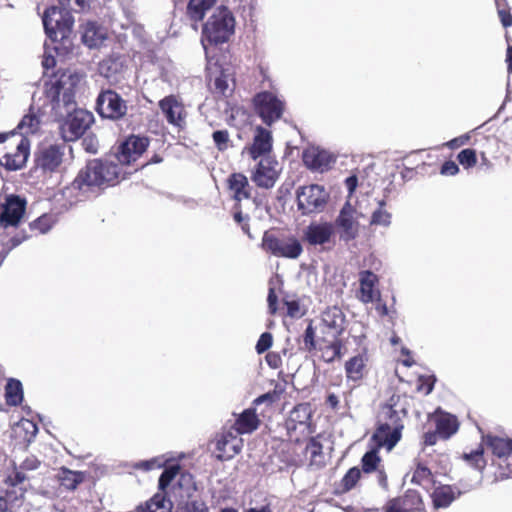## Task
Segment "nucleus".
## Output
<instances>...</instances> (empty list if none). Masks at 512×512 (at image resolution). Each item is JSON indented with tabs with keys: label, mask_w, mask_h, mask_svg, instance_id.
Listing matches in <instances>:
<instances>
[{
	"label": "nucleus",
	"mask_w": 512,
	"mask_h": 512,
	"mask_svg": "<svg viewBox=\"0 0 512 512\" xmlns=\"http://www.w3.org/2000/svg\"><path fill=\"white\" fill-rule=\"evenodd\" d=\"M14 145L15 151L5 152L0 159V164L10 171L21 169L29 156L30 143L26 137H21Z\"/></svg>",
	"instance_id": "19"
},
{
	"label": "nucleus",
	"mask_w": 512,
	"mask_h": 512,
	"mask_svg": "<svg viewBox=\"0 0 512 512\" xmlns=\"http://www.w3.org/2000/svg\"><path fill=\"white\" fill-rule=\"evenodd\" d=\"M321 321L324 326V333L334 339H338L345 330V315L342 310L336 306L325 310L322 314Z\"/></svg>",
	"instance_id": "22"
},
{
	"label": "nucleus",
	"mask_w": 512,
	"mask_h": 512,
	"mask_svg": "<svg viewBox=\"0 0 512 512\" xmlns=\"http://www.w3.org/2000/svg\"><path fill=\"white\" fill-rule=\"evenodd\" d=\"M172 507V502L161 491L156 493L145 505L139 506L137 512H171Z\"/></svg>",
	"instance_id": "31"
},
{
	"label": "nucleus",
	"mask_w": 512,
	"mask_h": 512,
	"mask_svg": "<svg viewBox=\"0 0 512 512\" xmlns=\"http://www.w3.org/2000/svg\"><path fill=\"white\" fill-rule=\"evenodd\" d=\"M252 103L256 114L266 126H272L280 120L286 107L284 99L267 90L256 93Z\"/></svg>",
	"instance_id": "7"
},
{
	"label": "nucleus",
	"mask_w": 512,
	"mask_h": 512,
	"mask_svg": "<svg viewBox=\"0 0 512 512\" xmlns=\"http://www.w3.org/2000/svg\"><path fill=\"white\" fill-rule=\"evenodd\" d=\"M268 309L270 314H275L277 311L278 297L274 288H270L267 296Z\"/></svg>",
	"instance_id": "61"
},
{
	"label": "nucleus",
	"mask_w": 512,
	"mask_h": 512,
	"mask_svg": "<svg viewBox=\"0 0 512 512\" xmlns=\"http://www.w3.org/2000/svg\"><path fill=\"white\" fill-rule=\"evenodd\" d=\"M395 406V396H392L389 402L381 407L378 425L372 436L378 447H386L388 450L394 448L400 441L404 428L401 413L405 415V410H397Z\"/></svg>",
	"instance_id": "5"
},
{
	"label": "nucleus",
	"mask_w": 512,
	"mask_h": 512,
	"mask_svg": "<svg viewBox=\"0 0 512 512\" xmlns=\"http://www.w3.org/2000/svg\"><path fill=\"white\" fill-rule=\"evenodd\" d=\"M440 172L442 175L454 176L459 172V167L454 161L448 160L442 164Z\"/></svg>",
	"instance_id": "57"
},
{
	"label": "nucleus",
	"mask_w": 512,
	"mask_h": 512,
	"mask_svg": "<svg viewBox=\"0 0 512 512\" xmlns=\"http://www.w3.org/2000/svg\"><path fill=\"white\" fill-rule=\"evenodd\" d=\"M40 466V461L34 456L30 455L19 465L20 469L24 471H34Z\"/></svg>",
	"instance_id": "56"
},
{
	"label": "nucleus",
	"mask_w": 512,
	"mask_h": 512,
	"mask_svg": "<svg viewBox=\"0 0 512 512\" xmlns=\"http://www.w3.org/2000/svg\"><path fill=\"white\" fill-rule=\"evenodd\" d=\"M272 149V135L269 130L262 126L256 128V134L251 147L248 148L253 160L269 153Z\"/></svg>",
	"instance_id": "25"
},
{
	"label": "nucleus",
	"mask_w": 512,
	"mask_h": 512,
	"mask_svg": "<svg viewBox=\"0 0 512 512\" xmlns=\"http://www.w3.org/2000/svg\"><path fill=\"white\" fill-rule=\"evenodd\" d=\"M391 500L410 512H426L422 498L417 491L408 490L403 497Z\"/></svg>",
	"instance_id": "34"
},
{
	"label": "nucleus",
	"mask_w": 512,
	"mask_h": 512,
	"mask_svg": "<svg viewBox=\"0 0 512 512\" xmlns=\"http://www.w3.org/2000/svg\"><path fill=\"white\" fill-rule=\"evenodd\" d=\"M96 111L101 118L119 121L127 115L128 104L115 90L105 89L96 98Z\"/></svg>",
	"instance_id": "8"
},
{
	"label": "nucleus",
	"mask_w": 512,
	"mask_h": 512,
	"mask_svg": "<svg viewBox=\"0 0 512 512\" xmlns=\"http://www.w3.org/2000/svg\"><path fill=\"white\" fill-rule=\"evenodd\" d=\"M361 477V471L358 467L350 468L341 480V487L344 492L350 491L355 487Z\"/></svg>",
	"instance_id": "44"
},
{
	"label": "nucleus",
	"mask_w": 512,
	"mask_h": 512,
	"mask_svg": "<svg viewBox=\"0 0 512 512\" xmlns=\"http://www.w3.org/2000/svg\"><path fill=\"white\" fill-rule=\"evenodd\" d=\"M28 479L24 470L14 464L13 472L8 476L7 483L10 486L17 487L23 484Z\"/></svg>",
	"instance_id": "47"
},
{
	"label": "nucleus",
	"mask_w": 512,
	"mask_h": 512,
	"mask_svg": "<svg viewBox=\"0 0 512 512\" xmlns=\"http://www.w3.org/2000/svg\"><path fill=\"white\" fill-rule=\"evenodd\" d=\"M148 145L147 137L130 135L119 145L116 158L121 164L129 165L146 151Z\"/></svg>",
	"instance_id": "14"
},
{
	"label": "nucleus",
	"mask_w": 512,
	"mask_h": 512,
	"mask_svg": "<svg viewBox=\"0 0 512 512\" xmlns=\"http://www.w3.org/2000/svg\"><path fill=\"white\" fill-rule=\"evenodd\" d=\"M469 140H470V135L464 134L459 137L451 139L450 141H448L446 143V145L451 149H455V148H458L460 146L467 144Z\"/></svg>",
	"instance_id": "60"
},
{
	"label": "nucleus",
	"mask_w": 512,
	"mask_h": 512,
	"mask_svg": "<svg viewBox=\"0 0 512 512\" xmlns=\"http://www.w3.org/2000/svg\"><path fill=\"white\" fill-rule=\"evenodd\" d=\"M457 160L464 168L474 167L477 163L476 151L471 148L463 149L458 153Z\"/></svg>",
	"instance_id": "46"
},
{
	"label": "nucleus",
	"mask_w": 512,
	"mask_h": 512,
	"mask_svg": "<svg viewBox=\"0 0 512 512\" xmlns=\"http://www.w3.org/2000/svg\"><path fill=\"white\" fill-rule=\"evenodd\" d=\"M259 423L255 410L248 408L238 416L234 426L238 434H247L255 431Z\"/></svg>",
	"instance_id": "30"
},
{
	"label": "nucleus",
	"mask_w": 512,
	"mask_h": 512,
	"mask_svg": "<svg viewBox=\"0 0 512 512\" xmlns=\"http://www.w3.org/2000/svg\"><path fill=\"white\" fill-rule=\"evenodd\" d=\"M82 75L76 71H58L46 83V97L52 114L60 122V133L64 141L72 142L81 138L94 121L91 112L78 108L75 101L76 88Z\"/></svg>",
	"instance_id": "1"
},
{
	"label": "nucleus",
	"mask_w": 512,
	"mask_h": 512,
	"mask_svg": "<svg viewBox=\"0 0 512 512\" xmlns=\"http://www.w3.org/2000/svg\"><path fill=\"white\" fill-rule=\"evenodd\" d=\"M266 362L270 368L277 369L282 364L281 356L276 352H269L267 353Z\"/></svg>",
	"instance_id": "59"
},
{
	"label": "nucleus",
	"mask_w": 512,
	"mask_h": 512,
	"mask_svg": "<svg viewBox=\"0 0 512 512\" xmlns=\"http://www.w3.org/2000/svg\"><path fill=\"white\" fill-rule=\"evenodd\" d=\"M166 462H167V460H165L163 458V456H157V457H153L151 459L135 462L132 464V467L136 470H142V471L148 472V471H151L154 469L162 468Z\"/></svg>",
	"instance_id": "41"
},
{
	"label": "nucleus",
	"mask_w": 512,
	"mask_h": 512,
	"mask_svg": "<svg viewBox=\"0 0 512 512\" xmlns=\"http://www.w3.org/2000/svg\"><path fill=\"white\" fill-rule=\"evenodd\" d=\"M179 465H171L166 467L158 479L159 490L165 492L166 488L171 484L172 480L179 472Z\"/></svg>",
	"instance_id": "43"
},
{
	"label": "nucleus",
	"mask_w": 512,
	"mask_h": 512,
	"mask_svg": "<svg viewBox=\"0 0 512 512\" xmlns=\"http://www.w3.org/2000/svg\"><path fill=\"white\" fill-rule=\"evenodd\" d=\"M438 437H440V436L437 433V430L428 431V432L424 433V436H423L424 444L428 445V446L435 445L438 440Z\"/></svg>",
	"instance_id": "63"
},
{
	"label": "nucleus",
	"mask_w": 512,
	"mask_h": 512,
	"mask_svg": "<svg viewBox=\"0 0 512 512\" xmlns=\"http://www.w3.org/2000/svg\"><path fill=\"white\" fill-rule=\"evenodd\" d=\"M216 449L220 452L218 458L227 460L234 457L241 450V440L231 432L223 433L217 440Z\"/></svg>",
	"instance_id": "26"
},
{
	"label": "nucleus",
	"mask_w": 512,
	"mask_h": 512,
	"mask_svg": "<svg viewBox=\"0 0 512 512\" xmlns=\"http://www.w3.org/2000/svg\"><path fill=\"white\" fill-rule=\"evenodd\" d=\"M228 187L234 193V199L241 201L242 199L251 198V187L247 177L242 173H232L228 177Z\"/></svg>",
	"instance_id": "29"
},
{
	"label": "nucleus",
	"mask_w": 512,
	"mask_h": 512,
	"mask_svg": "<svg viewBox=\"0 0 512 512\" xmlns=\"http://www.w3.org/2000/svg\"><path fill=\"white\" fill-rule=\"evenodd\" d=\"M303 162L308 169L323 173L332 167L336 157L328 150L312 146L304 150Z\"/></svg>",
	"instance_id": "16"
},
{
	"label": "nucleus",
	"mask_w": 512,
	"mask_h": 512,
	"mask_svg": "<svg viewBox=\"0 0 512 512\" xmlns=\"http://www.w3.org/2000/svg\"><path fill=\"white\" fill-rule=\"evenodd\" d=\"M485 444L491 449L492 453L499 458L507 457L512 453V439L502 438L493 435H486Z\"/></svg>",
	"instance_id": "32"
},
{
	"label": "nucleus",
	"mask_w": 512,
	"mask_h": 512,
	"mask_svg": "<svg viewBox=\"0 0 512 512\" xmlns=\"http://www.w3.org/2000/svg\"><path fill=\"white\" fill-rule=\"evenodd\" d=\"M287 308V315L291 318H300L303 313L300 311V305L297 300H286L284 302Z\"/></svg>",
	"instance_id": "54"
},
{
	"label": "nucleus",
	"mask_w": 512,
	"mask_h": 512,
	"mask_svg": "<svg viewBox=\"0 0 512 512\" xmlns=\"http://www.w3.org/2000/svg\"><path fill=\"white\" fill-rule=\"evenodd\" d=\"M366 357L358 354L345 363V372L348 380L357 382L363 378Z\"/></svg>",
	"instance_id": "35"
},
{
	"label": "nucleus",
	"mask_w": 512,
	"mask_h": 512,
	"mask_svg": "<svg viewBox=\"0 0 512 512\" xmlns=\"http://www.w3.org/2000/svg\"><path fill=\"white\" fill-rule=\"evenodd\" d=\"M83 149L91 154H96L99 149V141L95 135H86L82 139Z\"/></svg>",
	"instance_id": "52"
},
{
	"label": "nucleus",
	"mask_w": 512,
	"mask_h": 512,
	"mask_svg": "<svg viewBox=\"0 0 512 512\" xmlns=\"http://www.w3.org/2000/svg\"><path fill=\"white\" fill-rule=\"evenodd\" d=\"M217 0H189L187 5V16L191 21L199 22L205 17V14L216 3Z\"/></svg>",
	"instance_id": "33"
},
{
	"label": "nucleus",
	"mask_w": 512,
	"mask_h": 512,
	"mask_svg": "<svg viewBox=\"0 0 512 512\" xmlns=\"http://www.w3.org/2000/svg\"><path fill=\"white\" fill-rule=\"evenodd\" d=\"M213 141L218 150L223 151L227 148L229 133L227 130H216L212 134Z\"/></svg>",
	"instance_id": "51"
},
{
	"label": "nucleus",
	"mask_w": 512,
	"mask_h": 512,
	"mask_svg": "<svg viewBox=\"0 0 512 512\" xmlns=\"http://www.w3.org/2000/svg\"><path fill=\"white\" fill-rule=\"evenodd\" d=\"M64 155V144L42 146L34 154L35 167L43 173H53L62 164Z\"/></svg>",
	"instance_id": "11"
},
{
	"label": "nucleus",
	"mask_w": 512,
	"mask_h": 512,
	"mask_svg": "<svg viewBox=\"0 0 512 512\" xmlns=\"http://www.w3.org/2000/svg\"><path fill=\"white\" fill-rule=\"evenodd\" d=\"M23 386L21 381L10 378L5 385V399L9 406H18L23 401Z\"/></svg>",
	"instance_id": "36"
},
{
	"label": "nucleus",
	"mask_w": 512,
	"mask_h": 512,
	"mask_svg": "<svg viewBox=\"0 0 512 512\" xmlns=\"http://www.w3.org/2000/svg\"><path fill=\"white\" fill-rule=\"evenodd\" d=\"M207 64L210 76L212 77L215 75L214 86L216 92L223 96H226L227 92H232L234 86V78L231 68L222 67L219 65L218 60L214 62V59L211 61V64H209L207 61Z\"/></svg>",
	"instance_id": "21"
},
{
	"label": "nucleus",
	"mask_w": 512,
	"mask_h": 512,
	"mask_svg": "<svg viewBox=\"0 0 512 512\" xmlns=\"http://www.w3.org/2000/svg\"><path fill=\"white\" fill-rule=\"evenodd\" d=\"M345 186L347 188L349 196H351L355 192V190H356V188L358 186V178H357V176L356 175H350L349 177H347L345 179Z\"/></svg>",
	"instance_id": "62"
},
{
	"label": "nucleus",
	"mask_w": 512,
	"mask_h": 512,
	"mask_svg": "<svg viewBox=\"0 0 512 512\" xmlns=\"http://www.w3.org/2000/svg\"><path fill=\"white\" fill-rule=\"evenodd\" d=\"M498 8V15L501 20V23L504 27H509L512 25V15L509 11L504 8H501L499 0H495Z\"/></svg>",
	"instance_id": "58"
},
{
	"label": "nucleus",
	"mask_w": 512,
	"mask_h": 512,
	"mask_svg": "<svg viewBox=\"0 0 512 512\" xmlns=\"http://www.w3.org/2000/svg\"><path fill=\"white\" fill-rule=\"evenodd\" d=\"M342 342L339 339H334L329 345L325 346L322 350V358L325 362L331 363L335 359L341 357Z\"/></svg>",
	"instance_id": "42"
},
{
	"label": "nucleus",
	"mask_w": 512,
	"mask_h": 512,
	"mask_svg": "<svg viewBox=\"0 0 512 512\" xmlns=\"http://www.w3.org/2000/svg\"><path fill=\"white\" fill-rule=\"evenodd\" d=\"M378 277L370 270H363L359 273V295L358 299L365 303H373L380 297V293L375 289Z\"/></svg>",
	"instance_id": "24"
},
{
	"label": "nucleus",
	"mask_w": 512,
	"mask_h": 512,
	"mask_svg": "<svg viewBox=\"0 0 512 512\" xmlns=\"http://www.w3.org/2000/svg\"><path fill=\"white\" fill-rule=\"evenodd\" d=\"M62 7H48L42 17L45 33L57 53H68L73 47L74 18L65 8L71 0H58Z\"/></svg>",
	"instance_id": "2"
},
{
	"label": "nucleus",
	"mask_w": 512,
	"mask_h": 512,
	"mask_svg": "<svg viewBox=\"0 0 512 512\" xmlns=\"http://www.w3.org/2000/svg\"><path fill=\"white\" fill-rule=\"evenodd\" d=\"M272 161L267 159H262L257 164L252 176L251 180L260 188L270 189L272 188L277 179L278 174L275 168L272 166Z\"/></svg>",
	"instance_id": "23"
},
{
	"label": "nucleus",
	"mask_w": 512,
	"mask_h": 512,
	"mask_svg": "<svg viewBox=\"0 0 512 512\" xmlns=\"http://www.w3.org/2000/svg\"><path fill=\"white\" fill-rule=\"evenodd\" d=\"M273 344V336L270 332H264L260 335L255 350L258 354H263L268 351Z\"/></svg>",
	"instance_id": "49"
},
{
	"label": "nucleus",
	"mask_w": 512,
	"mask_h": 512,
	"mask_svg": "<svg viewBox=\"0 0 512 512\" xmlns=\"http://www.w3.org/2000/svg\"><path fill=\"white\" fill-rule=\"evenodd\" d=\"M40 126V119L34 114L25 115L17 126V129L21 131V137L23 134H34L38 131Z\"/></svg>",
	"instance_id": "40"
},
{
	"label": "nucleus",
	"mask_w": 512,
	"mask_h": 512,
	"mask_svg": "<svg viewBox=\"0 0 512 512\" xmlns=\"http://www.w3.org/2000/svg\"><path fill=\"white\" fill-rule=\"evenodd\" d=\"M303 342L307 350L311 351L315 348V330L312 324H309L303 334Z\"/></svg>",
	"instance_id": "53"
},
{
	"label": "nucleus",
	"mask_w": 512,
	"mask_h": 512,
	"mask_svg": "<svg viewBox=\"0 0 512 512\" xmlns=\"http://www.w3.org/2000/svg\"><path fill=\"white\" fill-rule=\"evenodd\" d=\"M472 489H474L473 485H465L463 486V490H461L457 485H440L436 487L431 494L433 506L436 509L447 508L462 493L468 492Z\"/></svg>",
	"instance_id": "20"
},
{
	"label": "nucleus",
	"mask_w": 512,
	"mask_h": 512,
	"mask_svg": "<svg viewBox=\"0 0 512 512\" xmlns=\"http://www.w3.org/2000/svg\"><path fill=\"white\" fill-rule=\"evenodd\" d=\"M106 37V30L96 22H87L83 27L82 41L89 48L99 47Z\"/></svg>",
	"instance_id": "28"
},
{
	"label": "nucleus",
	"mask_w": 512,
	"mask_h": 512,
	"mask_svg": "<svg viewBox=\"0 0 512 512\" xmlns=\"http://www.w3.org/2000/svg\"><path fill=\"white\" fill-rule=\"evenodd\" d=\"M311 414L312 412L309 404L302 403L296 405L285 421V427L289 436H292V433L297 430H299L302 435L309 434L311 432Z\"/></svg>",
	"instance_id": "17"
},
{
	"label": "nucleus",
	"mask_w": 512,
	"mask_h": 512,
	"mask_svg": "<svg viewBox=\"0 0 512 512\" xmlns=\"http://www.w3.org/2000/svg\"><path fill=\"white\" fill-rule=\"evenodd\" d=\"M30 231L37 234H45L51 229V218L42 215L29 224Z\"/></svg>",
	"instance_id": "45"
},
{
	"label": "nucleus",
	"mask_w": 512,
	"mask_h": 512,
	"mask_svg": "<svg viewBox=\"0 0 512 512\" xmlns=\"http://www.w3.org/2000/svg\"><path fill=\"white\" fill-rule=\"evenodd\" d=\"M334 225L330 221H313L303 230V240L310 246L326 249L333 243Z\"/></svg>",
	"instance_id": "12"
},
{
	"label": "nucleus",
	"mask_w": 512,
	"mask_h": 512,
	"mask_svg": "<svg viewBox=\"0 0 512 512\" xmlns=\"http://www.w3.org/2000/svg\"><path fill=\"white\" fill-rule=\"evenodd\" d=\"M262 248L275 257L289 259H296L303 252L300 241L295 237L278 238L269 231H266L262 237Z\"/></svg>",
	"instance_id": "9"
},
{
	"label": "nucleus",
	"mask_w": 512,
	"mask_h": 512,
	"mask_svg": "<svg viewBox=\"0 0 512 512\" xmlns=\"http://www.w3.org/2000/svg\"><path fill=\"white\" fill-rule=\"evenodd\" d=\"M83 479L84 475L82 472L72 471L67 468H62L59 474L61 486L68 490H75Z\"/></svg>",
	"instance_id": "37"
},
{
	"label": "nucleus",
	"mask_w": 512,
	"mask_h": 512,
	"mask_svg": "<svg viewBox=\"0 0 512 512\" xmlns=\"http://www.w3.org/2000/svg\"><path fill=\"white\" fill-rule=\"evenodd\" d=\"M392 224V213L388 210L374 209L371 213L369 225L388 229Z\"/></svg>",
	"instance_id": "38"
},
{
	"label": "nucleus",
	"mask_w": 512,
	"mask_h": 512,
	"mask_svg": "<svg viewBox=\"0 0 512 512\" xmlns=\"http://www.w3.org/2000/svg\"><path fill=\"white\" fill-rule=\"evenodd\" d=\"M385 512H410L407 509H404L399 504L397 505L394 501L390 500L385 506Z\"/></svg>",
	"instance_id": "64"
},
{
	"label": "nucleus",
	"mask_w": 512,
	"mask_h": 512,
	"mask_svg": "<svg viewBox=\"0 0 512 512\" xmlns=\"http://www.w3.org/2000/svg\"><path fill=\"white\" fill-rule=\"evenodd\" d=\"M432 473L430 469L422 464H418L416 467L413 476L412 482L417 484H422L424 481H430Z\"/></svg>",
	"instance_id": "50"
},
{
	"label": "nucleus",
	"mask_w": 512,
	"mask_h": 512,
	"mask_svg": "<svg viewBox=\"0 0 512 512\" xmlns=\"http://www.w3.org/2000/svg\"><path fill=\"white\" fill-rule=\"evenodd\" d=\"M178 484L184 490L187 500H183L178 504L176 512H209L206 502L201 498L193 496L197 487L190 473L181 474Z\"/></svg>",
	"instance_id": "13"
},
{
	"label": "nucleus",
	"mask_w": 512,
	"mask_h": 512,
	"mask_svg": "<svg viewBox=\"0 0 512 512\" xmlns=\"http://www.w3.org/2000/svg\"><path fill=\"white\" fill-rule=\"evenodd\" d=\"M329 199V192L319 184L300 186L296 190L297 209L303 216L324 212Z\"/></svg>",
	"instance_id": "6"
},
{
	"label": "nucleus",
	"mask_w": 512,
	"mask_h": 512,
	"mask_svg": "<svg viewBox=\"0 0 512 512\" xmlns=\"http://www.w3.org/2000/svg\"><path fill=\"white\" fill-rule=\"evenodd\" d=\"M435 427L441 438L449 439L457 432L459 423L456 416L438 409L435 416Z\"/></svg>",
	"instance_id": "27"
},
{
	"label": "nucleus",
	"mask_w": 512,
	"mask_h": 512,
	"mask_svg": "<svg viewBox=\"0 0 512 512\" xmlns=\"http://www.w3.org/2000/svg\"><path fill=\"white\" fill-rule=\"evenodd\" d=\"M337 229L339 239L345 243L355 240L359 234V222L356 217V209L349 201L341 207L333 223Z\"/></svg>",
	"instance_id": "10"
},
{
	"label": "nucleus",
	"mask_w": 512,
	"mask_h": 512,
	"mask_svg": "<svg viewBox=\"0 0 512 512\" xmlns=\"http://www.w3.org/2000/svg\"><path fill=\"white\" fill-rule=\"evenodd\" d=\"M27 238H29V235H27L25 231H22L20 234H17L10 238L8 242L10 243V245L5 247L4 252L0 255V265L3 263L8 253L15 247L19 246Z\"/></svg>",
	"instance_id": "48"
},
{
	"label": "nucleus",
	"mask_w": 512,
	"mask_h": 512,
	"mask_svg": "<svg viewBox=\"0 0 512 512\" xmlns=\"http://www.w3.org/2000/svg\"><path fill=\"white\" fill-rule=\"evenodd\" d=\"M235 31V18L224 6L217 7L203 25L201 43L206 59L211 64V47L228 42Z\"/></svg>",
	"instance_id": "4"
},
{
	"label": "nucleus",
	"mask_w": 512,
	"mask_h": 512,
	"mask_svg": "<svg viewBox=\"0 0 512 512\" xmlns=\"http://www.w3.org/2000/svg\"><path fill=\"white\" fill-rule=\"evenodd\" d=\"M120 173L121 167L117 163L107 159H92L78 172L72 186L83 192L104 189L117 184Z\"/></svg>",
	"instance_id": "3"
},
{
	"label": "nucleus",
	"mask_w": 512,
	"mask_h": 512,
	"mask_svg": "<svg viewBox=\"0 0 512 512\" xmlns=\"http://www.w3.org/2000/svg\"><path fill=\"white\" fill-rule=\"evenodd\" d=\"M306 450L311 458L315 459L322 453V444L317 439L311 438L306 445Z\"/></svg>",
	"instance_id": "55"
},
{
	"label": "nucleus",
	"mask_w": 512,
	"mask_h": 512,
	"mask_svg": "<svg viewBox=\"0 0 512 512\" xmlns=\"http://www.w3.org/2000/svg\"><path fill=\"white\" fill-rule=\"evenodd\" d=\"M25 198L10 194L5 198L0 212V223L3 227L17 226L26 210Z\"/></svg>",
	"instance_id": "15"
},
{
	"label": "nucleus",
	"mask_w": 512,
	"mask_h": 512,
	"mask_svg": "<svg viewBox=\"0 0 512 512\" xmlns=\"http://www.w3.org/2000/svg\"><path fill=\"white\" fill-rule=\"evenodd\" d=\"M159 108L170 125L179 129L185 127L186 111L175 95H168L161 99Z\"/></svg>",
	"instance_id": "18"
},
{
	"label": "nucleus",
	"mask_w": 512,
	"mask_h": 512,
	"mask_svg": "<svg viewBox=\"0 0 512 512\" xmlns=\"http://www.w3.org/2000/svg\"><path fill=\"white\" fill-rule=\"evenodd\" d=\"M378 450L373 448L367 451L361 459V466L364 473H371L377 470L380 463Z\"/></svg>",
	"instance_id": "39"
}]
</instances>
